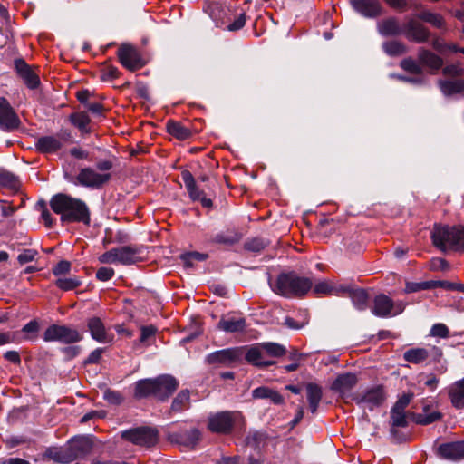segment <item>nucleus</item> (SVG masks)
Here are the masks:
<instances>
[{
    "mask_svg": "<svg viewBox=\"0 0 464 464\" xmlns=\"http://www.w3.org/2000/svg\"><path fill=\"white\" fill-rule=\"evenodd\" d=\"M53 212L61 216L63 223L82 222L89 225L90 210L86 203L66 194L54 195L50 201Z\"/></svg>",
    "mask_w": 464,
    "mask_h": 464,
    "instance_id": "1",
    "label": "nucleus"
},
{
    "mask_svg": "<svg viewBox=\"0 0 464 464\" xmlns=\"http://www.w3.org/2000/svg\"><path fill=\"white\" fill-rule=\"evenodd\" d=\"M271 285L273 291L285 297L304 296L313 286L310 278L301 276L295 272L280 274L275 284Z\"/></svg>",
    "mask_w": 464,
    "mask_h": 464,
    "instance_id": "2",
    "label": "nucleus"
},
{
    "mask_svg": "<svg viewBox=\"0 0 464 464\" xmlns=\"http://www.w3.org/2000/svg\"><path fill=\"white\" fill-rule=\"evenodd\" d=\"M433 244L442 252H464V227L435 225L431 231Z\"/></svg>",
    "mask_w": 464,
    "mask_h": 464,
    "instance_id": "3",
    "label": "nucleus"
},
{
    "mask_svg": "<svg viewBox=\"0 0 464 464\" xmlns=\"http://www.w3.org/2000/svg\"><path fill=\"white\" fill-rule=\"evenodd\" d=\"M64 179L75 186H82L90 188H101L111 179L110 173H99L91 167L82 168L77 175L63 170Z\"/></svg>",
    "mask_w": 464,
    "mask_h": 464,
    "instance_id": "4",
    "label": "nucleus"
},
{
    "mask_svg": "<svg viewBox=\"0 0 464 464\" xmlns=\"http://www.w3.org/2000/svg\"><path fill=\"white\" fill-rule=\"evenodd\" d=\"M244 417L239 411H219L208 416V428L215 433L228 434L234 429H242Z\"/></svg>",
    "mask_w": 464,
    "mask_h": 464,
    "instance_id": "5",
    "label": "nucleus"
},
{
    "mask_svg": "<svg viewBox=\"0 0 464 464\" xmlns=\"http://www.w3.org/2000/svg\"><path fill=\"white\" fill-rule=\"evenodd\" d=\"M92 450V442L86 437L74 438L69 441L64 450L56 453L55 459L63 463H70L77 459L84 458Z\"/></svg>",
    "mask_w": 464,
    "mask_h": 464,
    "instance_id": "6",
    "label": "nucleus"
},
{
    "mask_svg": "<svg viewBox=\"0 0 464 464\" xmlns=\"http://www.w3.org/2000/svg\"><path fill=\"white\" fill-rule=\"evenodd\" d=\"M82 335L74 328L64 324H53L47 327L44 334L45 342H59L72 344L82 341Z\"/></svg>",
    "mask_w": 464,
    "mask_h": 464,
    "instance_id": "7",
    "label": "nucleus"
},
{
    "mask_svg": "<svg viewBox=\"0 0 464 464\" xmlns=\"http://www.w3.org/2000/svg\"><path fill=\"white\" fill-rule=\"evenodd\" d=\"M405 309V304L401 301L393 302L386 295L381 294L375 296L372 313L377 317H390L401 314Z\"/></svg>",
    "mask_w": 464,
    "mask_h": 464,
    "instance_id": "8",
    "label": "nucleus"
},
{
    "mask_svg": "<svg viewBox=\"0 0 464 464\" xmlns=\"http://www.w3.org/2000/svg\"><path fill=\"white\" fill-rule=\"evenodd\" d=\"M123 440L140 446L151 447L158 440V432L156 430L148 427H139L125 430L121 432Z\"/></svg>",
    "mask_w": 464,
    "mask_h": 464,
    "instance_id": "9",
    "label": "nucleus"
},
{
    "mask_svg": "<svg viewBox=\"0 0 464 464\" xmlns=\"http://www.w3.org/2000/svg\"><path fill=\"white\" fill-rule=\"evenodd\" d=\"M386 399L384 389L381 385H376L365 390L361 395L354 400L359 406L368 408L372 411L374 408L381 406Z\"/></svg>",
    "mask_w": 464,
    "mask_h": 464,
    "instance_id": "10",
    "label": "nucleus"
},
{
    "mask_svg": "<svg viewBox=\"0 0 464 464\" xmlns=\"http://www.w3.org/2000/svg\"><path fill=\"white\" fill-rule=\"evenodd\" d=\"M20 125V120L9 102L0 97V129L5 131H10Z\"/></svg>",
    "mask_w": 464,
    "mask_h": 464,
    "instance_id": "11",
    "label": "nucleus"
},
{
    "mask_svg": "<svg viewBox=\"0 0 464 464\" xmlns=\"http://www.w3.org/2000/svg\"><path fill=\"white\" fill-rule=\"evenodd\" d=\"M353 10L360 15L374 19L382 14V6L380 0H350Z\"/></svg>",
    "mask_w": 464,
    "mask_h": 464,
    "instance_id": "12",
    "label": "nucleus"
},
{
    "mask_svg": "<svg viewBox=\"0 0 464 464\" xmlns=\"http://www.w3.org/2000/svg\"><path fill=\"white\" fill-rule=\"evenodd\" d=\"M118 56L121 63L130 71H135L143 66L137 49L130 44H121L118 50Z\"/></svg>",
    "mask_w": 464,
    "mask_h": 464,
    "instance_id": "13",
    "label": "nucleus"
},
{
    "mask_svg": "<svg viewBox=\"0 0 464 464\" xmlns=\"http://www.w3.org/2000/svg\"><path fill=\"white\" fill-rule=\"evenodd\" d=\"M181 177L189 198L193 201H200L204 208H210L212 206V200L207 198L204 191L198 188L193 175L188 170H184L181 173Z\"/></svg>",
    "mask_w": 464,
    "mask_h": 464,
    "instance_id": "14",
    "label": "nucleus"
},
{
    "mask_svg": "<svg viewBox=\"0 0 464 464\" xmlns=\"http://www.w3.org/2000/svg\"><path fill=\"white\" fill-rule=\"evenodd\" d=\"M155 397L160 400L168 398L177 387L178 382L171 375L164 374L154 379Z\"/></svg>",
    "mask_w": 464,
    "mask_h": 464,
    "instance_id": "15",
    "label": "nucleus"
},
{
    "mask_svg": "<svg viewBox=\"0 0 464 464\" xmlns=\"http://www.w3.org/2000/svg\"><path fill=\"white\" fill-rule=\"evenodd\" d=\"M239 358V353L237 349H224L213 352L206 357V361L209 364H222L229 366L236 362Z\"/></svg>",
    "mask_w": 464,
    "mask_h": 464,
    "instance_id": "16",
    "label": "nucleus"
},
{
    "mask_svg": "<svg viewBox=\"0 0 464 464\" xmlns=\"http://www.w3.org/2000/svg\"><path fill=\"white\" fill-rule=\"evenodd\" d=\"M357 377L355 374L347 372L340 374L336 377L331 385V390L344 397L350 393L357 383Z\"/></svg>",
    "mask_w": 464,
    "mask_h": 464,
    "instance_id": "17",
    "label": "nucleus"
},
{
    "mask_svg": "<svg viewBox=\"0 0 464 464\" xmlns=\"http://www.w3.org/2000/svg\"><path fill=\"white\" fill-rule=\"evenodd\" d=\"M87 326L91 336L93 340L102 343H109L112 342L113 336L106 331L105 325L102 319L99 317H92L88 320Z\"/></svg>",
    "mask_w": 464,
    "mask_h": 464,
    "instance_id": "18",
    "label": "nucleus"
},
{
    "mask_svg": "<svg viewBox=\"0 0 464 464\" xmlns=\"http://www.w3.org/2000/svg\"><path fill=\"white\" fill-rule=\"evenodd\" d=\"M404 34L410 41L425 43L430 37L429 30L421 24L410 20L404 26Z\"/></svg>",
    "mask_w": 464,
    "mask_h": 464,
    "instance_id": "19",
    "label": "nucleus"
},
{
    "mask_svg": "<svg viewBox=\"0 0 464 464\" xmlns=\"http://www.w3.org/2000/svg\"><path fill=\"white\" fill-rule=\"evenodd\" d=\"M245 358L251 364L260 368L268 367L275 363L274 361L266 358L262 343L249 347Z\"/></svg>",
    "mask_w": 464,
    "mask_h": 464,
    "instance_id": "20",
    "label": "nucleus"
},
{
    "mask_svg": "<svg viewBox=\"0 0 464 464\" xmlns=\"http://www.w3.org/2000/svg\"><path fill=\"white\" fill-rule=\"evenodd\" d=\"M439 454L447 459H460L464 458V440L441 444L438 449Z\"/></svg>",
    "mask_w": 464,
    "mask_h": 464,
    "instance_id": "21",
    "label": "nucleus"
},
{
    "mask_svg": "<svg viewBox=\"0 0 464 464\" xmlns=\"http://www.w3.org/2000/svg\"><path fill=\"white\" fill-rule=\"evenodd\" d=\"M116 261L121 265H131L139 260L140 248L132 246L115 247Z\"/></svg>",
    "mask_w": 464,
    "mask_h": 464,
    "instance_id": "22",
    "label": "nucleus"
},
{
    "mask_svg": "<svg viewBox=\"0 0 464 464\" xmlns=\"http://www.w3.org/2000/svg\"><path fill=\"white\" fill-rule=\"evenodd\" d=\"M418 60L421 67H427L431 72H437L443 65V60L424 48H420L418 52Z\"/></svg>",
    "mask_w": 464,
    "mask_h": 464,
    "instance_id": "23",
    "label": "nucleus"
},
{
    "mask_svg": "<svg viewBox=\"0 0 464 464\" xmlns=\"http://www.w3.org/2000/svg\"><path fill=\"white\" fill-rule=\"evenodd\" d=\"M15 68L28 88L35 89L38 87L40 84L39 77L31 70L24 61H15Z\"/></svg>",
    "mask_w": 464,
    "mask_h": 464,
    "instance_id": "24",
    "label": "nucleus"
},
{
    "mask_svg": "<svg viewBox=\"0 0 464 464\" xmlns=\"http://www.w3.org/2000/svg\"><path fill=\"white\" fill-rule=\"evenodd\" d=\"M35 148L42 153H55L61 147L59 138L54 135L43 136L36 140Z\"/></svg>",
    "mask_w": 464,
    "mask_h": 464,
    "instance_id": "25",
    "label": "nucleus"
},
{
    "mask_svg": "<svg viewBox=\"0 0 464 464\" xmlns=\"http://www.w3.org/2000/svg\"><path fill=\"white\" fill-rule=\"evenodd\" d=\"M391 419L392 427L391 429V434L399 442L406 440V436H401L396 430L398 427H406L408 425L407 415L405 411H391Z\"/></svg>",
    "mask_w": 464,
    "mask_h": 464,
    "instance_id": "26",
    "label": "nucleus"
},
{
    "mask_svg": "<svg viewBox=\"0 0 464 464\" xmlns=\"http://www.w3.org/2000/svg\"><path fill=\"white\" fill-rule=\"evenodd\" d=\"M305 388L310 411L312 413H315L323 397L322 388L314 382H308Z\"/></svg>",
    "mask_w": 464,
    "mask_h": 464,
    "instance_id": "27",
    "label": "nucleus"
},
{
    "mask_svg": "<svg viewBox=\"0 0 464 464\" xmlns=\"http://www.w3.org/2000/svg\"><path fill=\"white\" fill-rule=\"evenodd\" d=\"M218 328L227 333H242L246 329V320L243 317L222 318L218 323Z\"/></svg>",
    "mask_w": 464,
    "mask_h": 464,
    "instance_id": "28",
    "label": "nucleus"
},
{
    "mask_svg": "<svg viewBox=\"0 0 464 464\" xmlns=\"http://www.w3.org/2000/svg\"><path fill=\"white\" fill-rule=\"evenodd\" d=\"M412 420L417 424L429 425L441 419L442 415L437 411H433L430 406L425 405L422 412L413 413Z\"/></svg>",
    "mask_w": 464,
    "mask_h": 464,
    "instance_id": "29",
    "label": "nucleus"
},
{
    "mask_svg": "<svg viewBox=\"0 0 464 464\" xmlns=\"http://www.w3.org/2000/svg\"><path fill=\"white\" fill-rule=\"evenodd\" d=\"M252 396L255 399H269L274 404L280 405L284 402V398L276 391L266 386H260L252 391Z\"/></svg>",
    "mask_w": 464,
    "mask_h": 464,
    "instance_id": "30",
    "label": "nucleus"
},
{
    "mask_svg": "<svg viewBox=\"0 0 464 464\" xmlns=\"http://www.w3.org/2000/svg\"><path fill=\"white\" fill-rule=\"evenodd\" d=\"M438 84L445 96L464 92V81L460 79L440 80Z\"/></svg>",
    "mask_w": 464,
    "mask_h": 464,
    "instance_id": "31",
    "label": "nucleus"
},
{
    "mask_svg": "<svg viewBox=\"0 0 464 464\" xmlns=\"http://www.w3.org/2000/svg\"><path fill=\"white\" fill-rule=\"evenodd\" d=\"M450 398L454 407L464 408V378L451 385Z\"/></svg>",
    "mask_w": 464,
    "mask_h": 464,
    "instance_id": "32",
    "label": "nucleus"
},
{
    "mask_svg": "<svg viewBox=\"0 0 464 464\" xmlns=\"http://www.w3.org/2000/svg\"><path fill=\"white\" fill-rule=\"evenodd\" d=\"M378 31L383 36L398 35L402 32L398 21L393 17L379 22Z\"/></svg>",
    "mask_w": 464,
    "mask_h": 464,
    "instance_id": "33",
    "label": "nucleus"
},
{
    "mask_svg": "<svg viewBox=\"0 0 464 464\" xmlns=\"http://www.w3.org/2000/svg\"><path fill=\"white\" fill-rule=\"evenodd\" d=\"M177 437V442L187 448H193L200 439V432L198 429H190L181 431Z\"/></svg>",
    "mask_w": 464,
    "mask_h": 464,
    "instance_id": "34",
    "label": "nucleus"
},
{
    "mask_svg": "<svg viewBox=\"0 0 464 464\" xmlns=\"http://www.w3.org/2000/svg\"><path fill=\"white\" fill-rule=\"evenodd\" d=\"M70 121L81 131L82 134H87L91 132L89 128L91 119L86 112L81 111L72 113L70 115Z\"/></svg>",
    "mask_w": 464,
    "mask_h": 464,
    "instance_id": "35",
    "label": "nucleus"
},
{
    "mask_svg": "<svg viewBox=\"0 0 464 464\" xmlns=\"http://www.w3.org/2000/svg\"><path fill=\"white\" fill-rule=\"evenodd\" d=\"M430 357V352L426 348H412L403 353V359L411 363L420 364Z\"/></svg>",
    "mask_w": 464,
    "mask_h": 464,
    "instance_id": "36",
    "label": "nucleus"
},
{
    "mask_svg": "<svg viewBox=\"0 0 464 464\" xmlns=\"http://www.w3.org/2000/svg\"><path fill=\"white\" fill-rule=\"evenodd\" d=\"M155 397V384L154 379L140 380L136 382L135 396L144 398L148 396Z\"/></svg>",
    "mask_w": 464,
    "mask_h": 464,
    "instance_id": "37",
    "label": "nucleus"
},
{
    "mask_svg": "<svg viewBox=\"0 0 464 464\" xmlns=\"http://www.w3.org/2000/svg\"><path fill=\"white\" fill-rule=\"evenodd\" d=\"M167 130L170 135L181 140L189 138L191 135L189 129L175 121H169L167 122Z\"/></svg>",
    "mask_w": 464,
    "mask_h": 464,
    "instance_id": "38",
    "label": "nucleus"
},
{
    "mask_svg": "<svg viewBox=\"0 0 464 464\" xmlns=\"http://www.w3.org/2000/svg\"><path fill=\"white\" fill-rule=\"evenodd\" d=\"M350 298L355 309L364 311L367 308L368 294L361 288H353Z\"/></svg>",
    "mask_w": 464,
    "mask_h": 464,
    "instance_id": "39",
    "label": "nucleus"
},
{
    "mask_svg": "<svg viewBox=\"0 0 464 464\" xmlns=\"http://www.w3.org/2000/svg\"><path fill=\"white\" fill-rule=\"evenodd\" d=\"M417 17L426 23L430 24L436 28H442L445 24L444 19L440 14L432 13L429 10H422L417 14Z\"/></svg>",
    "mask_w": 464,
    "mask_h": 464,
    "instance_id": "40",
    "label": "nucleus"
},
{
    "mask_svg": "<svg viewBox=\"0 0 464 464\" xmlns=\"http://www.w3.org/2000/svg\"><path fill=\"white\" fill-rule=\"evenodd\" d=\"M189 406V392L188 390H182L178 393L171 404L172 411H182L188 409Z\"/></svg>",
    "mask_w": 464,
    "mask_h": 464,
    "instance_id": "41",
    "label": "nucleus"
},
{
    "mask_svg": "<svg viewBox=\"0 0 464 464\" xmlns=\"http://www.w3.org/2000/svg\"><path fill=\"white\" fill-rule=\"evenodd\" d=\"M241 238V235L234 230H227L226 232L218 233L215 236L214 241L216 243L232 246L237 243Z\"/></svg>",
    "mask_w": 464,
    "mask_h": 464,
    "instance_id": "42",
    "label": "nucleus"
},
{
    "mask_svg": "<svg viewBox=\"0 0 464 464\" xmlns=\"http://www.w3.org/2000/svg\"><path fill=\"white\" fill-rule=\"evenodd\" d=\"M0 186L9 188L11 190H17L20 183L16 176L13 173L2 170L0 171Z\"/></svg>",
    "mask_w": 464,
    "mask_h": 464,
    "instance_id": "43",
    "label": "nucleus"
},
{
    "mask_svg": "<svg viewBox=\"0 0 464 464\" xmlns=\"http://www.w3.org/2000/svg\"><path fill=\"white\" fill-rule=\"evenodd\" d=\"M383 51L390 56H398L406 53V47L398 41L385 42L382 44Z\"/></svg>",
    "mask_w": 464,
    "mask_h": 464,
    "instance_id": "44",
    "label": "nucleus"
},
{
    "mask_svg": "<svg viewBox=\"0 0 464 464\" xmlns=\"http://www.w3.org/2000/svg\"><path fill=\"white\" fill-rule=\"evenodd\" d=\"M265 353L267 357H279L285 353V348L276 343H262Z\"/></svg>",
    "mask_w": 464,
    "mask_h": 464,
    "instance_id": "45",
    "label": "nucleus"
},
{
    "mask_svg": "<svg viewBox=\"0 0 464 464\" xmlns=\"http://www.w3.org/2000/svg\"><path fill=\"white\" fill-rule=\"evenodd\" d=\"M401 66L403 70L410 72L411 73L421 75L422 74V67L420 62L413 60L412 58H406L401 62Z\"/></svg>",
    "mask_w": 464,
    "mask_h": 464,
    "instance_id": "46",
    "label": "nucleus"
},
{
    "mask_svg": "<svg viewBox=\"0 0 464 464\" xmlns=\"http://www.w3.org/2000/svg\"><path fill=\"white\" fill-rule=\"evenodd\" d=\"M55 285L62 290L69 291L78 287L81 285V281L76 277H61L56 280Z\"/></svg>",
    "mask_w": 464,
    "mask_h": 464,
    "instance_id": "47",
    "label": "nucleus"
},
{
    "mask_svg": "<svg viewBox=\"0 0 464 464\" xmlns=\"http://www.w3.org/2000/svg\"><path fill=\"white\" fill-rule=\"evenodd\" d=\"M450 334L448 326L441 323L433 324L430 331V335L433 337L447 338Z\"/></svg>",
    "mask_w": 464,
    "mask_h": 464,
    "instance_id": "48",
    "label": "nucleus"
},
{
    "mask_svg": "<svg viewBox=\"0 0 464 464\" xmlns=\"http://www.w3.org/2000/svg\"><path fill=\"white\" fill-rule=\"evenodd\" d=\"M266 245L267 242L264 238L256 237L246 242L245 246L249 251L260 252Z\"/></svg>",
    "mask_w": 464,
    "mask_h": 464,
    "instance_id": "49",
    "label": "nucleus"
},
{
    "mask_svg": "<svg viewBox=\"0 0 464 464\" xmlns=\"http://www.w3.org/2000/svg\"><path fill=\"white\" fill-rule=\"evenodd\" d=\"M412 394H403L401 398H399V400L393 405L392 410L398 411H405V409L410 404Z\"/></svg>",
    "mask_w": 464,
    "mask_h": 464,
    "instance_id": "50",
    "label": "nucleus"
},
{
    "mask_svg": "<svg viewBox=\"0 0 464 464\" xmlns=\"http://www.w3.org/2000/svg\"><path fill=\"white\" fill-rule=\"evenodd\" d=\"M103 398L111 404L118 405L122 401V397L120 394V392L111 391V390H106Z\"/></svg>",
    "mask_w": 464,
    "mask_h": 464,
    "instance_id": "51",
    "label": "nucleus"
},
{
    "mask_svg": "<svg viewBox=\"0 0 464 464\" xmlns=\"http://www.w3.org/2000/svg\"><path fill=\"white\" fill-rule=\"evenodd\" d=\"M114 276V270L111 267L102 266L96 272V277L100 281H109Z\"/></svg>",
    "mask_w": 464,
    "mask_h": 464,
    "instance_id": "52",
    "label": "nucleus"
},
{
    "mask_svg": "<svg viewBox=\"0 0 464 464\" xmlns=\"http://www.w3.org/2000/svg\"><path fill=\"white\" fill-rule=\"evenodd\" d=\"M37 254L38 252L34 249H25L17 256V260L23 265L33 261Z\"/></svg>",
    "mask_w": 464,
    "mask_h": 464,
    "instance_id": "53",
    "label": "nucleus"
},
{
    "mask_svg": "<svg viewBox=\"0 0 464 464\" xmlns=\"http://www.w3.org/2000/svg\"><path fill=\"white\" fill-rule=\"evenodd\" d=\"M104 348H96L93 350L90 355L85 359L84 364H96L102 359V355L104 353Z\"/></svg>",
    "mask_w": 464,
    "mask_h": 464,
    "instance_id": "54",
    "label": "nucleus"
},
{
    "mask_svg": "<svg viewBox=\"0 0 464 464\" xmlns=\"http://www.w3.org/2000/svg\"><path fill=\"white\" fill-rule=\"evenodd\" d=\"M246 21V14L242 13L236 18V20L232 24L227 25V29L228 31H232V32L238 31L244 27Z\"/></svg>",
    "mask_w": 464,
    "mask_h": 464,
    "instance_id": "55",
    "label": "nucleus"
},
{
    "mask_svg": "<svg viewBox=\"0 0 464 464\" xmlns=\"http://www.w3.org/2000/svg\"><path fill=\"white\" fill-rule=\"evenodd\" d=\"M70 269H71L70 262H68L66 260H62L53 268V273L54 276H62V275L68 273L70 271Z\"/></svg>",
    "mask_w": 464,
    "mask_h": 464,
    "instance_id": "56",
    "label": "nucleus"
},
{
    "mask_svg": "<svg viewBox=\"0 0 464 464\" xmlns=\"http://www.w3.org/2000/svg\"><path fill=\"white\" fill-rule=\"evenodd\" d=\"M314 291L317 294H333V285L326 281H322L314 285Z\"/></svg>",
    "mask_w": 464,
    "mask_h": 464,
    "instance_id": "57",
    "label": "nucleus"
},
{
    "mask_svg": "<svg viewBox=\"0 0 464 464\" xmlns=\"http://www.w3.org/2000/svg\"><path fill=\"white\" fill-rule=\"evenodd\" d=\"M99 260H100L101 263H103V264H115V263H117V261H116L115 247L111 248V250H109V251L105 252L104 254H102L99 257Z\"/></svg>",
    "mask_w": 464,
    "mask_h": 464,
    "instance_id": "58",
    "label": "nucleus"
},
{
    "mask_svg": "<svg viewBox=\"0 0 464 464\" xmlns=\"http://www.w3.org/2000/svg\"><path fill=\"white\" fill-rule=\"evenodd\" d=\"M464 72V70L457 64L447 65L443 68V73L448 76H459Z\"/></svg>",
    "mask_w": 464,
    "mask_h": 464,
    "instance_id": "59",
    "label": "nucleus"
},
{
    "mask_svg": "<svg viewBox=\"0 0 464 464\" xmlns=\"http://www.w3.org/2000/svg\"><path fill=\"white\" fill-rule=\"evenodd\" d=\"M440 288L446 290H456L464 293V284L461 283H451L449 281H440Z\"/></svg>",
    "mask_w": 464,
    "mask_h": 464,
    "instance_id": "60",
    "label": "nucleus"
},
{
    "mask_svg": "<svg viewBox=\"0 0 464 464\" xmlns=\"http://www.w3.org/2000/svg\"><path fill=\"white\" fill-rule=\"evenodd\" d=\"M353 290V287L350 285H333V294L335 295H341L344 294L351 295V292Z\"/></svg>",
    "mask_w": 464,
    "mask_h": 464,
    "instance_id": "61",
    "label": "nucleus"
},
{
    "mask_svg": "<svg viewBox=\"0 0 464 464\" xmlns=\"http://www.w3.org/2000/svg\"><path fill=\"white\" fill-rule=\"evenodd\" d=\"M156 333V328L152 325L142 326L140 334V342H146L149 338L153 336Z\"/></svg>",
    "mask_w": 464,
    "mask_h": 464,
    "instance_id": "62",
    "label": "nucleus"
},
{
    "mask_svg": "<svg viewBox=\"0 0 464 464\" xmlns=\"http://www.w3.org/2000/svg\"><path fill=\"white\" fill-rule=\"evenodd\" d=\"M62 352L66 355L68 359L76 357L81 353L80 346H67L62 349Z\"/></svg>",
    "mask_w": 464,
    "mask_h": 464,
    "instance_id": "63",
    "label": "nucleus"
},
{
    "mask_svg": "<svg viewBox=\"0 0 464 464\" xmlns=\"http://www.w3.org/2000/svg\"><path fill=\"white\" fill-rule=\"evenodd\" d=\"M70 154L78 160H85V159H88V157H89L88 151H86L79 147L72 148L70 150Z\"/></svg>",
    "mask_w": 464,
    "mask_h": 464,
    "instance_id": "64",
    "label": "nucleus"
}]
</instances>
